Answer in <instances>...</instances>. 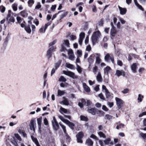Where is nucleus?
Instances as JSON below:
<instances>
[{
  "label": "nucleus",
  "instance_id": "1",
  "mask_svg": "<svg viewBox=\"0 0 146 146\" xmlns=\"http://www.w3.org/2000/svg\"><path fill=\"white\" fill-rule=\"evenodd\" d=\"M101 36V33L99 31L94 32L92 36V40L93 45L97 43L99 38Z\"/></svg>",
  "mask_w": 146,
  "mask_h": 146
},
{
  "label": "nucleus",
  "instance_id": "2",
  "mask_svg": "<svg viewBox=\"0 0 146 146\" xmlns=\"http://www.w3.org/2000/svg\"><path fill=\"white\" fill-rule=\"evenodd\" d=\"M63 73L64 74L67 75L73 79H77L78 77L76 75L75 73L71 71H63Z\"/></svg>",
  "mask_w": 146,
  "mask_h": 146
},
{
  "label": "nucleus",
  "instance_id": "3",
  "mask_svg": "<svg viewBox=\"0 0 146 146\" xmlns=\"http://www.w3.org/2000/svg\"><path fill=\"white\" fill-rule=\"evenodd\" d=\"M54 49V47L52 46L49 48L47 51L46 52V56L48 59H49L52 56L53 51Z\"/></svg>",
  "mask_w": 146,
  "mask_h": 146
},
{
  "label": "nucleus",
  "instance_id": "4",
  "mask_svg": "<svg viewBox=\"0 0 146 146\" xmlns=\"http://www.w3.org/2000/svg\"><path fill=\"white\" fill-rule=\"evenodd\" d=\"M115 100L117 107L119 109H120L123 105V101L121 99L117 97L115 98Z\"/></svg>",
  "mask_w": 146,
  "mask_h": 146
},
{
  "label": "nucleus",
  "instance_id": "5",
  "mask_svg": "<svg viewBox=\"0 0 146 146\" xmlns=\"http://www.w3.org/2000/svg\"><path fill=\"white\" fill-rule=\"evenodd\" d=\"M111 25L112 27L110 31L111 35V36H114L116 33V28L114 27L113 22H111Z\"/></svg>",
  "mask_w": 146,
  "mask_h": 146
},
{
  "label": "nucleus",
  "instance_id": "6",
  "mask_svg": "<svg viewBox=\"0 0 146 146\" xmlns=\"http://www.w3.org/2000/svg\"><path fill=\"white\" fill-rule=\"evenodd\" d=\"M68 53L69 59L72 60H73L74 56L72 50L70 49L68 51Z\"/></svg>",
  "mask_w": 146,
  "mask_h": 146
},
{
  "label": "nucleus",
  "instance_id": "7",
  "mask_svg": "<svg viewBox=\"0 0 146 146\" xmlns=\"http://www.w3.org/2000/svg\"><path fill=\"white\" fill-rule=\"evenodd\" d=\"M88 111L91 113L92 115H94L96 114V109L95 108H91L90 107H88L87 109Z\"/></svg>",
  "mask_w": 146,
  "mask_h": 146
},
{
  "label": "nucleus",
  "instance_id": "8",
  "mask_svg": "<svg viewBox=\"0 0 146 146\" xmlns=\"http://www.w3.org/2000/svg\"><path fill=\"white\" fill-rule=\"evenodd\" d=\"M63 100L60 102V104H63L66 106H68L69 104V101L67 98L65 97H62Z\"/></svg>",
  "mask_w": 146,
  "mask_h": 146
},
{
  "label": "nucleus",
  "instance_id": "9",
  "mask_svg": "<svg viewBox=\"0 0 146 146\" xmlns=\"http://www.w3.org/2000/svg\"><path fill=\"white\" fill-rule=\"evenodd\" d=\"M115 74L118 77L122 75L124 76H125V72L123 70H116Z\"/></svg>",
  "mask_w": 146,
  "mask_h": 146
},
{
  "label": "nucleus",
  "instance_id": "10",
  "mask_svg": "<svg viewBox=\"0 0 146 146\" xmlns=\"http://www.w3.org/2000/svg\"><path fill=\"white\" fill-rule=\"evenodd\" d=\"M118 7L120 11V13L121 14L123 15L126 13L127 11L126 8H122L119 5L118 6Z\"/></svg>",
  "mask_w": 146,
  "mask_h": 146
},
{
  "label": "nucleus",
  "instance_id": "11",
  "mask_svg": "<svg viewBox=\"0 0 146 146\" xmlns=\"http://www.w3.org/2000/svg\"><path fill=\"white\" fill-rule=\"evenodd\" d=\"M94 55L92 54L88 58V61L90 65L94 62Z\"/></svg>",
  "mask_w": 146,
  "mask_h": 146
},
{
  "label": "nucleus",
  "instance_id": "12",
  "mask_svg": "<svg viewBox=\"0 0 146 146\" xmlns=\"http://www.w3.org/2000/svg\"><path fill=\"white\" fill-rule=\"evenodd\" d=\"M34 120L33 119H32L30 121V124L29 125L30 129L31 130H33L35 131V128L34 126Z\"/></svg>",
  "mask_w": 146,
  "mask_h": 146
},
{
  "label": "nucleus",
  "instance_id": "13",
  "mask_svg": "<svg viewBox=\"0 0 146 146\" xmlns=\"http://www.w3.org/2000/svg\"><path fill=\"white\" fill-rule=\"evenodd\" d=\"M42 117H40L37 119V123L38 125V131H40L41 127Z\"/></svg>",
  "mask_w": 146,
  "mask_h": 146
},
{
  "label": "nucleus",
  "instance_id": "14",
  "mask_svg": "<svg viewBox=\"0 0 146 146\" xmlns=\"http://www.w3.org/2000/svg\"><path fill=\"white\" fill-rule=\"evenodd\" d=\"M137 68V65L136 63H133L131 66V68L132 72L135 73L136 72V69Z\"/></svg>",
  "mask_w": 146,
  "mask_h": 146
},
{
  "label": "nucleus",
  "instance_id": "15",
  "mask_svg": "<svg viewBox=\"0 0 146 146\" xmlns=\"http://www.w3.org/2000/svg\"><path fill=\"white\" fill-rule=\"evenodd\" d=\"M66 123L72 129L74 130V127L75 126V124L74 123L68 120Z\"/></svg>",
  "mask_w": 146,
  "mask_h": 146
},
{
  "label": "nucleus",
  "instance_id": "16",
  "mask_svg": "<svg viewBox=\"0 0 146 146\" xmlns=\"http://www.w3.org/2000/svg\"><path fill=\"white\" fill-rule=\"evenodd\" d=\"M52 123L54 129L56 131L58 130L59 128V125L57 122H54L52 121Z\"/></svg>",
  "mask_w": 146,
  "mask_h": 146
},
{
  "label": "nucleus",
  "instance_id": "17",
  "mask_svg": "<svg viewBox=\"0 0 146 146\" xmlns=\"http://www.w3.org/2000/svg\"><path fill=\"white\" fill-rule=\"evenodd\" d=\"M135 5L138 7V8L141 10L143 11H144V9L143 8L142 6L140 5L137 2V0H133Z\"/></svg>",
  "mask_w": 146,
  "mask_h": 146
},
{
  "label": "nucleus",
  "instance_id": "18",
  "mask_svg": "<svg viewBox=\"0 0 146 146\" xmlns=\"http://www.w3.org/2000/svg\"><path fill=\"white\" fill-rule=\"evenodd\" d=\"M96 79L97 81L99 82H101L102 81V78L101 74L100 72H99L96 76Z\"/></svg>",
  "mask_w": 146,
  "mask_h": 146
},
{
  "label": "nucleus",
  "instance_id": "19",
  "mask_svg": "<svg viewBox=\"0 0 146 146\" xmlns=\"http://www.w3.org/2000/svg\"><path fill=\"white\" fill-rule=\"evenodd\" d=\"M11 142L14 146H18L17 141L15 137L13 138L11 140Z\"/></svg>",
  "mask_w": 146,
  "mask_h": 146
},
{
  "label": "nucleus",
  "instance_id": "20",
  "mask_svg": "<svg viewBox=\"0 0 146 146\" xmlns=\"http://www.w3.org/2000/svg\"><path fill=\"white\" fill-rule=\"evenodd\" d=\"M80 119L81 121H88V119L86 116L83 115H81L80 117Z\"/></svg>",
  "mask_w": 146,
  "mask_h": 146
},
{
  "label": "nucleus",
  "instance_id": "21",
  "mask_svg": "<svg viewBox=\"0 0 146 146\" xmlns=\"http://www.w3.org/2000/svg\"><path fill=\"white\" fill-rule=\"evenodd\" d=\"M83 86L85 90L87 92H90V89L89 87L85 83H83Z\"/></svg>",
  "mask_w": 146,
  "mask_h": 146
},
{
  "label": "nucleus",
  "instance_id": "22",
  "mask_svg": "<svg viewBox=\"0 0 146 146\" xmlns=\"http://www.w3.org/2000/svg\"><path fill=\"white\" fill-rule=\"evenodd\" d=\"M86 143L87 144L88 146H92L93 145V142L92 140L90 138H88L86 140Z\"/></svg>",
  "mask_w": 146,
  "mask_h": 146
},
{
  "label": "nucleus",
  "instance_id": "23",
  "mask_svg": "<svg viewBox=\"0 0 146 146\" xmlns=\"http://www.w3.org/2000/svg\"><path fill=\"white\" fill-rule=\"evenodd\" d=\"M112 56H111L109 53H107L105 56L104 57V59L105 60L106 62H109L110 60V59L112 57Z\"/></svg>",
  "mask_w": 146,
  "mask_h": 146
},
{
  "label": "nucleus",
  "instance_id": "24",
  "mask_svg": "<svg viewBox=\"0 0 146 146\" xmlns=\"http://www.w3.org/2000/svg\"><path fill=\"white\" fill-rule=\"evenodd\" d=\"M20 15L23 17H26L27 16L28 14L26 11L24 10L20 13Z\"/></svg>",
  "mask_w": 146,
  "mask_h": 146
},
{
  "label": "nucleus",
  "instance_id": "25",
  "mask_svg": "<svg viewBox=\"0 0 146 146\" xmlns=\"http://www.w3.org/2000/svg\"><path fill=\"white\" fill-rule=\"evenodd\" d=\"M62 44L65 45L67 47H70V44L68 40H64Z\"/></svg>",
  "mask_w": 146,
  "mask_h": 146
},
{
  "label": "nucleus",
  "instance_id": "26",
  "mask_svg": "<svg viewBox=\"0 0 146 146\" xmlns=\"http://www.w3.org/2000/svg\"><path fill=\"white\" fill-rule=\"evenodd\" d=\"M66 67L68 68L71 69H73L74 68V66L73 65L69 63H66Z\"/></svg>",
  "mask_w": 146,
  "mask_h": 146
},
{
  "label": "nucleus",
  "instance_id": "27",
  "mask_svg": "<svg viewBox=\"0 0 146 146\" xmlns=\"http://www.w3.org/2000/svg\"><path fill=\"white\" fill-rule=\"evenodd\" d=\"M65 93V92L64 91L58 90L57 96H61L63 95Z\"/></svg>",
  "mask_w": 146,
  "mask_h": 146
},
{
  "label": "nucleus",
  "instance_id": "28",
  "mask_svg": "<svg viewBox=\"0 0 146 146\" xmlns=\"http://www.w3.org/2000/svg\"><path fill=\"white\" fill-rule=\"evenodd\" d=\"M25 31L28 33H31V30L30 28V25H29L25 27Z\"/></svg>",
  "mask_w": 146,
  "mask_h": 146
},
{
  "label": "nucleus",
  "instance_id": "29",
  "mask_svg": "<svg viewBox=\"0 0 146 146\" xmlns=\"http://www.w3.org/2000/svg\"><path fill=\"white\" fill-rule=\"evenodd\" d=\"M62 60H59L58 62L55 64V67L56 70L59 67L61 63Z\"/></svg>",
  "mask_w": 146,
  "mask_h": 146
},
{
  "label": "nucleus",
  "instance_id": "30",
  "mask_svg": "<svg viewBox=\"0 0 146 146\" xmlns=\"http://www.w3.org/2000/svg\"><path fill=\"white\" fill-rule=\"evenodd\" d=\"M84 136V133L83 132L81 131L78 133L76 135V137L82 139Z\"/></svg>",
  "mask_w": 146,
  "mask_h": 146
},
{
  "label": "nucleus",
  "instance_id": "31",
  "mask_svg": "<svg viewBox=\"0 0 146 146\" xmlns=\"http://www.w3.org/2000/svg\"><path fill=\"white\" fill-rule=\"evenodd\" d=\"M31 137L33 141L35 143V144L39 143L37 139L36 138L34 137L33 135H31Z\"/></svg>",
  "mask_w": 146,
  "mask_h": 146
},
{
  "label": "nucleus",
  "instance_id": "32",
  "mask_svg": "<svg viewBox=\"0 0 146 146\" xmlns=\"http://www.w3.org/2000/svg\"><path fill=\"white\" fill-rule=\"evenodd\" d=\"M143 98L144 96H143L141 94H139L137 98V100L138 101V102H141L142 101L143 99Z\"/></svg>",
  "mask_w": 146,
  "mask_h": 146
},
{
  "label": "nucleus",
  "instance_id": "33",
  "mask_svg": "<svg viewBox=\"0 0 146 146\" xmlns=\"http://www.w3.org/2000/svg\"><path fill=\"white\" fill-rule=\"evenodd\" d=\"M58 117L59 119H60V120L63 121V122L65 123H66V122L68 120L65 119H64V117L61 115H60L58 116Z\"/></svg>",
  "mask_w": 146,
  "mask_h": 146
},
{
  "label": "nucleus",
  "instance_id": "34",
  "mask_svg": "<svg viewBox=\"0 0 146 146\" xmlns=\"http://www.w3.org/2000/svg\"><path fill=\"white\" fill-rule=\"evenodd\" d=\"M110 70H111V68L110 67L108 66H107L104 69V73L108 74L109 71Z\"/></svg>",
  "mask_w": 146,
  "mask_h": 146
},
{
  "label": "nucleus",
  "instance_id": "35",
  "mask_svg": "<svg viewBox=\"0 0 146 146\" xmlns=\"http://www.w3.org/2000/svg\"><path fill=\"white\" fill-rule=\"evenodd\" d=\"M58 81L65 82L66 81V79L63 76H61L60 78H59Z\"/></svg>",
  "mask_w": 146,
  "mask_h": 146
},
{
  "label": "nucleus",
  "instance_id": "36",
  "mask_svg": "<svg viewBox=\"0 0 146 146\" xmlns=\"http://www.w3.org/2000/svg\"><path fill=\"white\" fill-rule=\"evenodd\" d=\"M86 106H88V107H90L93 106V105L91 102V101H90V100H87V101L86 102Z\"/></svg>",
  "mask_w": 146,
  "mask_h": 146
},
{
  "label": "nucleus",
  "instance_id": "37",
  "mask_svg": "<svg viewBox=\"0 0 146 146\" xmlns=\"http://www.w3.org/2000/svg\"><path fill=\"white\" fill-rule=\"evenodd\" d=\"M76 65L77 66L76 69L77 71L79 73H81L82 72V68L77 64H76Z\"/></svg>",
  "mask_w": 146,
  "mask_h": 146
},
{
  "label": "nucleus",
  "instance_id": "38",
  "mask_svg": "<svg viewBox=\"0 0 146 146\" xmlns=\"http://www.w3.org/2000/svg\"><path fill=\"white\" fill-rule=\"evenodd\" d=\"M34 1L33 0H29L28 2L29 6L31 7L32 5L34 3Z\"/></svg>",
  "mask_w": 146,
  "mask_h": 146
},
{
  "label": "nucleus",
  "instance_id": "39",
  "mask_svg": "<svg viewBox=\"0 0 146 146\" xmlns=\"http://www.w3.org/2000/svg\"><path fill=\"white\" fill-rule=\"evenodd\" d=\"M112 116L109 114H106L105 116V119L110 120L112 119Z\"/></svg>",
  "mask_w": 146,
  "mask_h": 146
},
{
  "label": "nucleus",
  "instance_id": "40",
  "mask_svg": "<svg viewBox=\"0 0 146 146\" xmlns=\"http://www.w3.org/2000/svg\"><path fill=\"white\" fill-rule=\"evenodd\" d=\"M68 50L66 49V48L65 46H64L63 44L61 45V52H68Z\"/></svg>",
  "mask_w": 146,
  "mask_h": 146
},
{
  "label": "nucleus",
  "instance_id": "41",
  "mask_svg": "<svg viewBox=\"0 0 146 146\" xmlns=\"http://www.w3.org/2000/svg\"><path fill=\"white\" fill-rule=\"evenodd\" d=\"M51 24V22H49L47 23H46L44 26V32L45 33V31L46 29L49 26V25H50Z\"/></svg>",
  "mask_w": 146,
  "mask_h": 146
},
{
  "label": "nucleus",
  "instance_id": "42",
  "mask_svg": "<svg viewBox=\"0 0 146 146\" xmlns=\"http://www.w3.org/2000/svg\"><path fill=\"white\" fill-rule=\"evenodd\" d=\"M14 135L16 138L20 141H22V139L18 134L15 133L14 134Z\"/></svg>",
  "mask_w": 146,
  "mask_h": 146
},
{
  "label": "nucleus",
  "instance_id": "43",
  "mask_svg": "<svg viewBox=\"0 0 146 146\" xmlns=\"http://www.w3.org/2000/svg\"><path fill=\"white\" fill-rule=\"evenodd\" d=\"M98 134L100 137H102L104 138H105L106 136L105 134L102 132L100 131L98 133Z\"/></svg>",
  "mask_w": 146,
  "mask_h": 146
},
{
  "label": "nucleus",
  "instance_id": "44",
  "mask_svg": "<svg viewBox=\"0 0 146 146\" xmlns=\"http://www.w3.org/2000/svg\"><path fill=\"white\" fill-rule=\"evenodd\" d=\"M111 141V139L110 138H108L104 140V142L106 145H108Z\"/></svg>",
  "mask_w": 146,
  "mask_h": 146
},
{
  "label": "nucleus",
  "instance_id": "45",
  "mask_svg": "<svg viewBox=\"0 0 146 146\" xmlns=\"http://www.w3.org/2000/svg\"><path fill=\"white\" fill-rule=\"evenodd\" d=\"M6 20L8 24L10 23L11 22L14 23L15 21V19H6Z\"/></svg>",
  "mask_w": 146,
  "mask_h": 146
},
{
  "label": "nucleus",
  "instance_id": "46",
  "mask_svg": "<svg viewBox=\"0 0 146 146\" xmlns=\"http://www.w3.org/2000/svg\"><path fill=\"white\" fill-rule=\"evenodd\" d=\"M105 95L106 98H108L111 96V94L108 90L107 92H105Z\"/></svg>",
  "mask_w": 146,
  "mask_h": 146
},
{
  "label": "nucleus",
  "instance_id": "47",
  "mask_svg": "<svg viewBox=\"0 0 146 146\" xmlns=\"http://www.w3.org/2000/svg\"><path fill=\"white\" fill-rule=\"evenodd\" d=\"M77 57H80L82 55V51L81 50H78L77 51Z\"/></svg>",
  "mask_w": 146,
  "mask_h": 146
},
{
  "label": "nucleus",
  "instance_id": "48",
  "mask_svg": "<svg viewBox=\"0 0 146 146\" xmlns=\"http://www.w3.org/2000/svg\"><path fill=\"white\" fill-rule=\"evenodd\" d=\"M68 12H64L60 16V18H63L65 17L67 15Z\"/></svg>",
  "mask_w": 146,
  "mask_h": 146
},
{
  "label": "nucleus",
  "instance_id": "49",
  "mask_svg": "<svg viewBox=\"0 0 146 146\" xmlns=\"http://www.w3.org/2000/svg\"><path fill=\"white\" fill-rule=\"evenodd\" d=\"M101 62V60L99 57L97 56L96 58V63L99 64Z\"/></svg>",
  "mask_w": 146,
  "mask_h": 146
},
{
  "label": "nucleus",
  "instance_id": "50",
  "mask_svg": "<svg viewBox=\"0 0 146 146\" xmlns=\"http://www.w3.org/2000/svg\"><path fill=\"white\" fill-rule=\"evenodd\" d=\"M5 7L4 6L2 5L0 6V10L2 13H3L5 11Z\"/></svg>",
  "mask_w": 146,
  "mask_h": 146
},
{
  "label": "nucleus",
  "instance_id": "51",
  "mask_svg": "<svg viewBox=\"0 0 146 146\" xmlns=\"http://www.w3.org/2000/svg\"><path fill=\"white\" fill-rule=\"evenodd\" d=\"M85 36V33L84 32H81L79 35V38L83 39Z\"/></svg>",
  "mask_w": 146,
  "mask_h": 146
},
{
  "label": "nucleus",
  "instance_id": "52",
  "mask_svg": "<svg viewBox=\"0 0 146 146\" xmlns=\"http://www.w3.org/2000/svg\"><path fill=\"white\" fill-rule=\"evenodd\" d=\"M98 96L100 97V98L102 100H105V98H104V96L102 94V93H101L99 94L98 95Z\"/></svg>",
  "mask_w": 146,
  "mask_h": 146
},
{
  "label": "nucleus",
  "instance_id": "53",
  "mask_svg": "<svg viewBox=\"0 0 146 146\" xmlns=\"http://www.w3.org/2000/svg\"><path fill=\"white\" fill-rule=\"evenodd\" d=\"M90 137L91 138H93L94 139H95L96 140H99L98 139V137L94 135L93 134H92L90 136Z\"/></svg>",
  "mask_w": 146,
  "mask_h": 146
},
{
  "label": "nucleus",
  "instance_id": "54",
  "mask_svg": "<svg viewBox=\"0 0 146 146\" xmlns=\"http://www.w3.org/2000/svg\"><path fill=\"white\" fill-rule=\"evenodd\" d=\"M140 135L144 139H146V133H140Z\"/></svg>",
  "mask_w": 146,
  "mask_h": 146
},
{
  "label": "nucleus",
  "instance_id": "55",
  "mask_svg": "<svg viewBox=\"0 0 146 146\" xmlns=\"http://www.w3.org/2000/svg\"><path fill=\"white\" fill-rule=\"evenodd\" d=\"M129 90L127 88H125L123 90L121 91V92L124 94H125L128 92Z\"/></svg>",
  "mask_w": 146,
  "mask_h": 146
},
{
  "label": "nucleus",
  "instance_id": "56",
  "mask_svg": "<svg viewBox=\"0 0 146 146\" xmlns=\"http://www.w3.org/2000/svg\"><path fill=\"white\" fill-rule=\"evenodd\" d=\"M70 37L71 38V40H74L76 39V36L75 35H71L70 36Z\"/></svg>",
  "mask_w": 146,
  "mask_h": 146
},
{
  "label": "nucleus",
  "instance_id": "57",
  "mask_svg": "<svg viewBox=\"0 0 146 146\" xmlns=\"http://www.w3.org/2000/svg\"><path fill=\"white\" fill-rule=\"evenodd\" d=\"M56 40H54L52 42L49 43V46L50 47V46H51L54 45V44H55V43H56Z\"/></svg>",
  "mask_w": 146,
  "mask_h": 146
},
{
  "label": "nucleus",
  "instance_id": "58",
  "mask_svg": "<svg viewBox=\"0 0 146 146\" xmlns=\"http://www.w3.org/2000/svg\"><path fill=\"white\" fill-rule=\"evenodd\" d=\"M117 64L118 65L120 66H121L123 65V64L121 60H117Z\"/></svg>",
  "mask_w": 146,
  "mask_h": 146
},
{
  "label": "nucleus",
  "instance_id": "59",
  "mask_svg": "<svg viewBox=\"0 0 146 146\" xmlns=\"http://www.w3.org/2000/svg\"><path fill=\"white\" fill-rule=\"evenodd\" d=\"M14 17H16V18H21L20 17H18V16H17V15L15 13H12V16H11V18H14Z\"/></svg>",
  "mask_w": 146,
  "mask_h": 146
},
{
  "label": "nucleus",
  "instance_id": "60",
  "mask_svg": "<svg viewBox=\"0 0 146 146\" xmlns=\"http://www.w3.org/2000/svg\"><path fill=\"white\" fill-rule=\"evenodd\" d=\"M98 68V67L97 66H95L93 68V72L95 74H96Z\"/></svg>",
  "mask_w": 146,
  "mask_h": 146
},
{
  "label": "nucleus",
  "instance_id": "61",
  "mask_svg": "<svg viewBox=\"0 0 146 146\" xmlns=\"http://www.w3.org/2000/svg\"><path fill=\"white\" fill-rule=\"evenodd\" d=\"M104 24L103 21L102 19L99 21L98 23V25L99 26H102Z\"/></svg>",
  "mask_w": 146,
  "mask_h": 146
},
{
  "label": "nucleus",
  "instance_id": "62",
  "mask_svg": "<svg viewBox=\"0 0 146 146\" xmlns=\"http://www.w3.org/2000/svg\"><path fill=\"white\" fill-rule=\"evenodd\" d=\"M44 123L45 125H48V121L47 120V119L46 118H45L44 119Z\"/></svg>",
  "mask_w": 146,
  "mask_h": 146
},
{
  "label": "nucleus",
  "instance_id": "63",
  "mask_svg": "<svg viewBox=\"0 0 146 146\" xmlns=\"http://www.w3.org/2000/svg\"><path fill=\"white\" fill-rule=\"evenodd\" d=\"M91 48L90 45H88L86 47V50L88 52L90 51L91 50Z\"/></svg>",
  "mask_w": 146,
  "mask_h": 146
},
{
  "label": "nucleus",
  "instance_id": "64",
  "mask_svg": "<svg viewBox=\"0 0 146 146\" xmlns=\"http://www.w3.org/2000/svg\"><path fill=\"white\" fill-rule=\"evenodd\" d=\"M113 102H108V105L109 107L111 108L113 106Z\"/></svg>",
  "mask_w": 146,
  "mask_h": 146
}]
</instances>
